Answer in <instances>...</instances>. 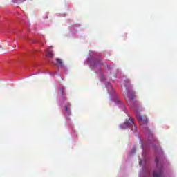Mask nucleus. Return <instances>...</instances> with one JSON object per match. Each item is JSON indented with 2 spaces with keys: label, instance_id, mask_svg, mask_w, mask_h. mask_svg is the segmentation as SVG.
<instances>
[{
  "label": "nucleus",
  "instance_id": "nucleus-1",
  "mask_svg": "<svg viewBox=\"0 0 177 177\" xmlns=\"http://www.w3.org/2000/svg\"><path fill=\"white\" fill-rule=\"evenodd\" d=\"M155 162L156 164V169L153 171V177H162L164 174V168L161 164V158H156Z\"/></svg>",
  "mask_w": 177,
  "mask_h": 177
},
{
  "label": "nucleus",
  "instance_id": "nucleus-2",
  "mask_svg": "<svg viewBox=\"0 0 177 177\" xmlns=\"http://www.w3.org/2000/svg\"><path fill=\"white\" fill-rule=\"evenodd\" d=\"M133 125H135L133 120L131 118H129V120H126L123 124L120 125V128L121 129H125L127 128H131Z\"/></svg>",
  "mask_w": 177,
  "mask_h": 177
},
{
  "label": "nucleus",
  "instance_id": "nucleus-3",
  "mask_svg": "<svg viewBox=\"0 0 177 177\" xmlns=\"http://www.w3.org/2000/svg\"><path fill=\"white\" fill-rule=\"evenodd\" d=\"M136 115L137 117L138 120L139 121V124L140 127H142L143 124L147 125V119L145 116H142L139 112H136Z\"/></svg>",
  "mask_w": 177,
  "mask_h": 177
},
{
  "label": "nucleus",
  "instance_id": "nucleus-4",
  "mask_svg": "<svg viewBox=\"0 0 177 177\" xmlns=\"http://www.w3.org/2000/svg\"><path fill=\"white\" fill-rule=\"evenodd\" d=\"M104 64V63L102 61H93L91 64V67L93 68H100Z\"/></svg>",
  "mask_w": 177,
  "mask_h": 177
},
{
  "label": "nucleus",
  "instance_id": "nucleus-5",
  "mask_svg": "<svg viewBox=\"0 0 177 177\" xmlns=\"http://www.w3.org/2000/svg\"><path fill=\"white\" fill-rule=\"evenodd\" d=\"M127 97L129 100H133L135 99V91H129L127 93Z\"/></svg>",
  "mask_w": 177,
  "mask_h": 177
},
{
  "label": "nucleus",
  "instance_id": "nucleus-6",
  "mask_svg": "<svg viewBox=\"0 0 177 177\" xmlns=\"http://www.w3.org/2000/svg\"><path fill=\"white\" fill-rule=\"evenodd\" d=\"M56 62H57L56 64L59 67V68L63 67V61L62 59L57 58Z\"/></svg>",
  "mask_w": 177,
  "mask_h": 177
},
{
  "label": "nucleus",
  "instance_id": "nucleus-7",
  "mask_svg": "<svg viewBox=\"0 0 177 177\" xmlns=\"http://www.w3.org/2000/svg\"><path fill=\"white\" fill-rule=\"evenodd\" d=\"M46 53H47L48 57H50V58L53 57V53H52V50H50V49L46 50Z\"/></svg>",
  "mask_w": 177,
  "mask_h": 177
},
{
  "label": "nucleus",
  "instance_id": "nucleus-8",
  "mask_svg": "<svg viewBox=\"0 0 177 177\" xmlns=\"http://www.w3.org/2000/svg\"><path fill=\"white\" fill-rule=\"evenodd\" d=\"M129 84H131V80H129V79H127L125 80V84H124V86H127V85H129Z\"/></svg>",
  "mask_w": 177,
  "mask_h": 177
},
{
  "label": "nucleus",
  "instance_id": "nucleus-9",
  "mask_svg": "<svg viewBox=\"0 0 177 177\" xmlns=\"http://www.w3.org/2000/svg\"><path fill=\"white\" fill-rule=\"evenodd\" d=\"M65 110H66V112L68 113V114H70V108L67 107L66 106H65Z\"/></svg>",
  "mask_w": 177,
  "mask_h": 177
},
{
  "label": "nucleus",
  "instance_id": "nucleus-10",
  "mask_svg": "<svg viewBox=\"0 0 177 177\" xmlns=\"http://www.w3.org/2000/svg\"><path fill=\"white\" fill-rule=\"evenodd\" d=\"M115 103H116L117 104H121V100H120V99H116Z\"/></svg>",
  "mask_w": 177,
  "mask_h": 177
},
{
  "label": "nucleus",
  "instance_id": "nucleus-11",
  "mask_svg": "<svg viewBox=\"0 0 177 177\" xmlns=\"http://www.w3.org/2000/svg\"><path fill=\"white\" fill-rule=\"evenodd\" d=\"M62 95L63 99H64V94L63 93V88L62 89Z\"/></svg>",
  "mask_w": 177,
  "mask_h": 177
},
{
  "label": "nucleus",
  "instance_id": "nucleus-12",
  "mask_svg": "<svg viewBox=\"0 0 177 177\" xmlns=\"http://www.w3.org/2000/svg\"><path fill=\"white\" fill-rule=\"evenodd\" d=\"M21 1V2H24V1H26V0H20Z\"/></svg>",
  "mask_w": 177,
  "mask_h": 177
}]
</instances>
